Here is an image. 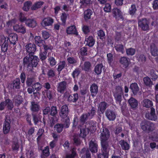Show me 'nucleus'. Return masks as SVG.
I'll return each mask as SVG.
<instances>
[{
    "mask_svg": "<svg viewBox=\"0 0 158 158\" xmlns=\"http://www.w3.org/2000/svg\"><path fill=\"white\" fill-rule=\"evenodd\" d=\"M88 118L89 119V118L85 113L82 114L80 117L79 119L77 116L75 117L73 119V130L76 129H80V136L83 138H85L87 134V129L86 127L82 129L81 127L85 123Z\"/></svg>",
    "mask_w": 158,
    "mask_h": 158,
    "instance_id": "1",
    "label": "nucleus"
},
{
    "mask_svg": "<svg viewBox=\"0 0 158 158\" xmlns=\"http://www.w3.org/2000/svg\"><path fill=\"white\" fill-rule=\"evenodd\" d=\"M40 60L36 56H26L23 59L24 67L27 66V70L31 73H35L34 69L36 67Z\"/></svg>",
    "mask_w": 158,
    "mask_h": 158,
    "instance_id": "2",
    "label": "nucleus"
},
{
    "mask_svg": "<svg viewBox=\"0 0 158 158\" xmlns=\"http://www.w3.org/2000/svg\"><path fill=\"white\" fill-rule=\"evenodd\" d=\"M114 96L116 100V103H118L121 106L122 110L123 106L126 105L125 102L123 103V105L121 103L122 100V97H123V93L122 87L120 86H118L116 87V91L114 94Z\"/></svg>",
    "mask_w": 158,
    "mask_h": 158,
    "instance_id": "3",
    "label": "nucleus"
},
{
    "mask_svg": "<svg viewBox=\"0 0 158 158\" xmlns=\"http://www.w3.org/2000/svg\"><path fill=\"white\" fill-rule=\"evenodd\" d=\"M57 113L56 106H52L50 108V114L53 117H49V123L50 124V126L53 127L54 124L57 121V118L56 117V114Z\"/></svg>",
    "mask_w": 158,
    "mask_h": 158,
    "instance_id": "4",
    "label": "nucleus"
},
{
    "mask_svg": "<svg viewBox=\"0 0 158 158\" xmlns=\"http://www.w3.org/2000/svg\"><path fill=\"white\" fill-rule=\"evenodd\" d=\"M23 14L20 12V22L24 23L28 27L34 28L37 25L36 21L33 19L27 18L26 17H23Z\"/></svg>",
    "mask_w": 158,
    "mask_h": 158,
    "instance_id": "5",
    "label": "nucleus"
},
{
    "mask_svg": "<svg viewBox=\"0 0 158 158\" xmlns=\"http://www.w3.org/2000/svg\"><path fill=\"white\" fill-rule=\"evenodd\" d=\"M154 125L152 122L144 120L140 124L141 129L144 131L149 133L152 132L154 130Z\"/></svg>",
    "mask_w": 158,
    "mask_h": 158,
    "instance_id": "6",
    "label": "nucleus"
},
{
    "mask_svg": "<svg viewBox=\"0 0 158 158\" xmlns=\"http://www.w3.org/2000/svg\"><path fill=\"white\" fill-rule=\"evenodd\" d=\"M149 22L146 18H142L139 19L138 21V26L142 30L147 31L149 29Z\"/></svg>",
    "mask_w": 158,
    "mask_h": 158,
    "instance_id": "7",
    "label": "nucleus"
},
{
    "mask_svg": "<svg viewBox=\"0 0 158 158\" xmlns=\"http://www.w3.org/2000/svg\"><path fill=\"white\" fill-rule=\"evenodd\" d=\"M145 117L148 119L152 121H156L157 119V116L156 114L155 109L153 107L150 108L149 112H147Z\"/></svg>",
    "mask_w": 158,
    "mask_h": 158,
    "instance_id": "8",
    "label": "nucleus"
},
{
    "mask_svg": "<svg viewBox=\"0 0 158 158\" xmlns=\"http://www.w3.org/2000/svg\"><path fill=\"white\" fill-rule=\"evenodd\" d=\"M105 114L109 121H114L116 119L117 114L115 110L108 109L106 111Z\"/></svg>",
    "mask_w": 158,
    "mask_h": 158,
    "instance_id": "9",
    "label": "nucleus"
},
{
    "mask_svg": "<svg viewBox=\"0 0 158 158\" xmlns=\"http://www.w3.org/2000/svg\"><path fill=\"white\" fill-rule=\"evenodd\" d=\"M26 49L28 54L27 56H31L34 55L36 50V46L34 44L29 43L26 46Z\"/></svg>",
    "mask_w": 158,
    "mask_h": 158,
    "instance_id": "10",
    "label": "nucleus"
},
{
    "mask_svg": "<svg viewBox=\"0 0 158 158\" xmlns=\"http://www.w3.org/2000/svg\"><path fill=\"white\" fill-rule=\"evenodd\" d=\"M110 135L109 130L106 128H104L102 132L100 135L101 141H107Z\"/></svg>",
    "mask_w": 158,
    "mask_h": 158,
    "instance_id": "11",
    "label": "nucleus"
},
{
    "mask_svg": "<svg viewBox=\"0 0 158 158\" xmlns=\"http://www.w3.org/2000/svg\"><path fill=\"white\" fill-rule=\"evenodd\" d=\"M69 112L68 106L66 105H63L61 107L60 111L59 112L60 117L62 118H65L68 116Z\"/></svg>",
    "mask_w": 158,
    "mask_h": 158,
    "instance_id": "12",
    "label": "nucleus"
},
{
    "mask_svg": "<svg viewBox=\"0 0 158 158\" xmlns=\"http://www.w3.org/2000/svg\"><path fill=\"white\" fill-rule=\"evenodd\" d=\"M67 83L65 81L60 82L57 84V91L60 94H63L66 90Z\"/></svg>",
    "mask_w": 158,
    "mask_h": 158,
    "instance_id": "13",
    "label": "nucleus"
},
{
    "mask_svg": "<svg viewBox=\"0 0 158 158\" xmlns=\"http://www.w3.org/2000/svg\"><path fill=\"white\" fill-rule=\"evenodd\" d=\"M113 17L115 18L116 19L119 20L120 19L123 20L124 19L122 15L121 10L117 8H114L112 10Z\"/></svg>",
    "mask_w": 158,
    "mask_h": 158,
    "instance_id": "14",
    "label": "nucleus"
},
{
    "mask_svg": "<svg viewBox=\"0 0 158 158\" xmlns=\"http://www.w3.org/2000/svg\"><path fill=\"white\" fill-rule=\"evenodd\" d=\"M54 22L53 19L50 17H47L43 19L41 23V25L43 27L52 25Z\"/></svg>",
    "mask_w": 158,
    "mask_h": 158,
    "instance_id": "15",
    "label": "nucleus"
},
{
    "mask_svg": "<svg viewBox=\"0 0 158 158\" xmlns=\"http://www.w3.org/2000/svg\"><path fill=\"white\" fill-rule=\"evenodd\" d=\"M128 102L130 106V109L133 110H135L137 108L138 102L133 97L131 98L128 100Z\"/></svg>",
    "mask_w": 158,
    "mask_h": 158,
    "instance_id": "16",
    "label": "nucleus"
},
{
    "mask_svg": "<svg viewBox=\"0 0 158 158\" xmlns=\"http://www.w3.org/2000/svg\"><path fill=\"white\" fill-rule=\"evenodd\" d=\"M6 40L8 41L10 44H15L16 41L18 40V36L17 35L14 33L10 34L8 36V37L6 38Z\"/></svg>",
    "mask_w": 158,
    "mask_h": 158,
    "instance_id": "17",
    "label": "nucleus"
},
{
    "mask_svg": "<svg viewBox=\"0 0 158 158\" xmlns=\"http://www.w3.org/2000/svg\"><path fill=\"white\" fill-rule=\"evenodd\" d=\"M66 32L67 34H73L76 35H78L76 26L74 25H71L67 27Z\"/></svg>",
    "mask_w": 158,
    "mask_h": 158,
    "instance_id": "18",
    "label": "nucleus"
},
{
    "mask_svg": "<svg viewBox=\"0 0 158 158\" xmlns=\"http://www.w3.org/2000/svg\"><path fill=\"white\" fill-rule=\"evenodd\" d=\"M89 149L92 153H95L98 152V145L95 141L92 140L89 142Z\"/></svg>",
    "mask_w": 158,
    "mask_h": 158,
    "instance_id": "19",
    "label": "nucleus"
},
{
    "mask_svg": "<svg viewBox=\"0 0 158 158\" xmlns=\"http://www.w3.org/2000/svg\"><path fill=\"white\" fill-rule=\"evenodd\" d=\"M130 62L129 59L126 57H122L119 60V63L125 68H127L128 67Z\"/></svg>",
    "mask_w": 158,
    "mask_h": 158,
    "instance_id": "20",
    "label": "nucleus"
},
{
    "mask_svg": "<svg viewBox=\"0 0 158 158\" xmlns=\"http://www.w3.org/2000/svg\"><path fill=\"white\" fill-rule=\"evenodd\" d=\"M102 152H105L109 153V148L108 141H101Z\"/></svg>",
    "mask_w": 158,
    "mask_h": 158,
    "instance_id": "21",
    "label": "nucleus"
},
{
    "mask_svg": "<svg viewBox=\"0 0 158 158\" xmlns=\"http://www.w3.org/2000/svg\"><path fill=\"white\" fill-rule=\"evenodd\" d=\"M107 104L105 102H102L100 103L98 106L99 111H98V114H103L107 107Z\"/></svg>",
    "mask_w": 158,
    "mask_h": 158,
    "instance_id": "22",
    "label": "nucleus"
},
{
    "mask_svg": "<svg viewBox=\"0 0 158 158\" xmlns=\"http://www.w3.org/2000/svg\"><path fill=\"white\" fill-rule=\"evenodd\" d=\"M10 121L8 122L5 120L4 122L3 126V131L4 134H7L10 131Z\"/></svg>",
    "mask_w": 158,
    "mask_h": 158,
    "instance_id": "23",
    "label": "nucleus"
},
{
    "mask_svg": "<svg viewBox=\"0 0 158 158\" xmlns=\"http://www.w3.org/2000/svg\"><path fill=\"white\" fill-rule=\"evenodd\" d=\"M79 98V95L77 93H75L69 95L68 98V101L71 103H75Z\"/></svg>",
    "mask_w": 158,
    "mask_h": 158,
    "instance_id": "24",
    "label": "nucleus"
},
{
    "mask_svg": "<svg viewBox=\"0 0 158 158\" xmlns=\"http://www.w3.org/2000/svg\"><path fill=\"white\" fill-rule=\"evenodd\" d=\"M40 106L34 101H32L31 102L30 110L32 113L37 112L40 110Z\"/></svg>",
    "mask_w": 158,
    "mask_h": 158,
    "instance_id": "25",
    "label": "nucleus"
},
{
    "mask_svg": "<svg viewBox=\"0 0 158 158\" xmlns=\"http://www.w3.org/2000/svg\"><path fill=\"white\" fill-rule=\"evenodd\" d=\"M90 90L92 97L95 96L98 92V87L95 83H93L90 86Z\"/></svg>",
    "mask_w": 158,
    "mask_h": 158,
    "instance_id": "26",
    "label": "nucleus"
},
{
    "mask_svg": "<svg viewBox=\"0 0 158 158\" xmlns=\"http://www.w3.org/2000/svg\"><path fill=\"white\" fill-rule=\"evenodd\" d=\"M130 89L134 95H136L139 90V87L136 83H131L130 85Z\"/></svg>",
    "mask_w": 158,
    "mask_h": 158,
    "instance_id": "27",
    "label": "nucleus"
},
{
    "mask_svg": "<svg viewBox=\"0 0 158 158\" xmlns=\"http://www.w3.org/2000/svg\"><path fill=\"white\" fill-rule=\"evenodd\" d=\"M96 107L92 106L91 109L89 110V111L88 113H86V114L89 118V119H91L93 118L96 115Z\"/></svg>",
    "mask_w": 158,
    "mask_h": 158,
    "instance_id": "28",
    "label": "nucleus"
},
{
    "mask_svg": "<svg viewBox=\"0 0 158 158\" xmlns=\"http://www.w3.org/2000/svg\"><path fill=\"white\" fill-rule=\"evenodd\" d=\"M142 103L143 107L147 108L152 107L153 106L152 102L147 98L144 99Z\"/></svg>",
    "mask_w": 158,
    "mask_h": 158,
    "instance_id": "29",
    "label": "nucleus"
},
{
    "mask_svg": "<svg viewBox=\"0 0 158 158\" xmlns=\"http://www.w3.org/2000/svg\"><path fill=\"white\" fill-rule=\"evenodd\" d=\"M93 13V11L90 9H87L84 12V18L85 21H87L88 20L90 19L91 18V15Z\"/></svg>",
    "mask_w": 158,
    "mask_h": 158,
    "instance_id": "30",
    "label": "nucleus"
},
{
    "mask_svg": "<svg viewBox=\"0 0 158 158\" xmlns=\"http://www.w3.org/2000/svg\"><path fill=\"white\" fill-rule=\"evenodd\" d=\"M81 158H91V154L89 151L87 149L84 148L81 151Z\"/></svg>",
    "mask_w": 158,
    "mask_h": 158,
    "instance_id": "31",
    "label": "nucleus"
},
{
    "mask_svg": "<svg viewBox=\"0 0 158 158\" xmlns=\"http://www.w3.org/2000/svg\"><path fill=\"white\" fill-rule=\"evenodd\" d=\"M122 149L124 150H128L130 149V145L124 140H121L119 142Z\"/></svg>",
    "mask_w": 158,
    "mask_h": 158,
    "instance_id": "32",
    "label": "nucleus"
},
{
    "mask_svg": "<svg viewBox=\"0 0 158 158\" xmlns=\"http://www.w3.org/2000/svg\"><path fill=\"white\" fill-rule=\"evenodd\" d=\"M85 41L86 42V45L89 47L93 46L95 43V40L91 36H89L86 39Z\"/></svg>",
    "mask_w": 158,
    "mask_h": 158,
    "instance_id": "33",
    "label": "nucleus"
},
{
    "mask_svg": "<svg viewBox=\"0 0 158 158\" xmlns=\"http://www.w3.org/2000/svg\"><path fill=\"white\" fill-rule=\"evenodd\" d=\"M97 123L94 120H90L88 122L87 125H89L87 129V134L88 131L92 130L96 127Z\"/></svg>",
    "mask_w": 158,
    "mask_h": 158,
    "instance_id": "34",
    "label": "nucleus"
},
{
    "mask_svg": "<svg viewBox=\"0 0 158 158\" xmlns=\"http://www.w3.org/2000/svg\"><path fill=\"white\" fill-rule=\"evenodd\" d=\"M4 102L5 103V106H6L8 110H12L14 107L13 103L12 101L10 99L8 98L5 99Z\"/></svg>",
    "mask_w": 158,
    "mask_h": 158,
    "instance_id": "35",
    "label": "nucleus"
},
{
    "mask_svg": "<svg viewBox=\"0 0 158 158\" xmlns=\"http://www.w3.org/2000/svg\"><path fill=\"white\" fill-rule=\"evenodd\" d=\"M103 66L102 63L98 64L95 66L94 68V71L97 75H98L101 74L102 68Z\"/></svg>",
    "mask_w": 158,
    "mask_h": 158,
    "instance_id": "36",
    "label": "nucleus"
},
{
    "mask_svg": "<svg viewBox=\"0 0 158 158\" xmlns=\"http://www.w3.org/2000/svg\"><path fill=\"white\" fill-rule=\"evenodd\" d=\"M45 93V95L49 100H51L53 98L54 95V91L52 90H45L43 93Z\"/></svg>",
    "mask_w": 158,
    "mask_h": 158,
    "instance_id": "37",
    "label": "nucleus"
},
{
    "mask_svg": "<svg viewBox=\"0 0 158 158\" xmlns=\"http://www.w3.org/2000/svg\"><path fill=\"white\" fill-rule=\"evenodd\" d=\"M58 67L56 68L57 70L60 73L64 69L66 66V63L65 61H60L57 64Z\"/></svg>",
    "mask_w": 158,
    "mask_h": 158,
    "instance_id": "38",
    "label": "nucleus"
},
{
    "mask_svg": "<svg viewBox=\"0 0 158 158\" xmlns=\"http://www.w3.org/2000/svg\"><path fill=\"white\" fill-rule=\"evenodd\" d=\"M150 51L152 55L154 56L158 55V50L157 47L155 44L150 46Z\"/></svg>",
    "mask_w": 158,
    "mask_h": 158,
    "instance_id": "39",
    "label": "nucleus"
},
{
    "mask_svg": "<svg viewBox=\"0 0 158 158\" xmlns=\"http://www.w3.org/2000/svg\"><path fill=\"white\" fill-rule=\"evenodd\" d=\"M64 125L61 123H57L54 126V129L58 133H60L63 130Z\"/></svg>",
    "mask_w": 158,
    "mask_h": 158,
    "instance_id": "40",
    "label": "nucleus"
},
{
    "mask_svg": "<svg viewBox=\"0 0 158 158\" xmlns=\"http://www.w3.org/2000/svg\"><path fill=\"white\" fill-rule=\"evenodd\" d=\"M44 3V2L42 1L36 2L31 7V9L32 10H36L40 8Z\"/></svg>",
    "mask_w": 158,
    "mask_h": 158,
    "instance_id": "41",
    "label": "nucleus"
},
{
    "mask_svg": "<svg viewBox=\"0 0 158 158\" xmlns=\"http://www.w3.org/2000/svg\"><path fill=\"white\" fill-rule=\"evenodd\" d=\"M143 81L144 84L147 86L150 87L153 85V82L148 76L144 77Z\"/></svg>",
    "mask_w": 158,
    "mask_h": 158,
    "instance_id": "42",
    "label": "nucleus"
},
{
    "mask_svg": "<svg viewBox=\"0 0 158 158\" xmlns=\"http://www.w3.org/2000/svg\"><path fill=\"white\" fill-rule=\"evenodd\" d=\"M35 43L39 46H42L43 44L45 43L44 41L42 40L40 36H35Z\"/></svg>",
    "mask_w": 158,
    "mask_h": 158,
    "instance_id": "43",
    "label": "nucleus"
},
{
    "mask_svg": "<svg viewBox=\"0 0 158 158\" xmlns=\"http://www.w3.org/2000/svg\"><path fill=\"white\" fill-rule=\"evenodd\" d=\"M6 37H4V41L2 45L1 50L2 52H7L8 46V41L6 40Z\"/></svg>",
    "mask_w": 158,
    "mask_h": 158,
    "instance_id": "44",
    "label": "nucleus"
},
{
    "mask_svg": "<svg viewBox=\"0 0 158 158\" xmlns=\"http://www.w3.org/2000/svg\"><path fill=\"white\" fill-rule=\"evenodd\" d=\"M32 87L33 88L35 91L36 90V92H34V94L37 93L39 92L41 89V85L38 82L35 83H34L32 85Z\"/></svg>",
    "mask_w": 158,
    "mask_h": 158,
    "instance_id": "45",
    "label": "nucleus"
},
{
    "mask_svg": "<svg viewBox=\"0 0 158 158\" xmlns=\"http://www.w3.org/2000/svg\"><path fill=\"white\" fill-rule=\"evenodd\" d=\"M67 60L69 64L74 65H77L78 63L77 59L74 57H69Z\"/></svg>",
    "mask_w": 158,
    "mask_h": 158,
    "instance_id": "46",
    "label": "nucleus"
},
{
    "mask_svg": "<svg viewBox=\"0 0 158 158\" xmlns=\"http://www.w3.org/2000/svg\"><path fill=\"white\" fill-rule=\"evenodd\" d=\"M69 14L65 12L62 13L60 16V20L62 22V24L64 25L66 23V21Z\"/></svg>",
    "mask_w": 158,
    "mask_h": 158,
    "instance_id": "47",
    "label": "nucleus"
},
{
    "mask_svg": "<svg viewBox=\"0 0 158 158\" xmlns=\"http://www.w3.org/2000/svg\"><path fill=\"white\" fill-rule=\"evenodd\" d=\"M48 62L52 67L54 66L57 63V61L55 58L52 56H50L48 58Z\"/></svg>",
    "mask_w": 158,
    "mask_h": 158,
    "instance_id": "48",
    "label": "nucleus"
},
{
    "mask_svg": "<svg viewBox=\"0 0 158 158\" xmlns=\"http://www.w3.org/2000/svg\"><path fill=\"white\" fill-rule=\"evenodd\" d=\"M78 54L83 57L87 56V48L86 47H83L80 48L79 50Z\"/></svg>",
    "mask_w": 158,
    "mask_h": 158,
    "instance_id": "49",
    "label": "nucleus"
},
{
    "mask_svg": "<svg viewBox=\"0 0 158 158\" xmlns=\"http://www.w3.org/2000/svg\"><path fill=\"white\" fill-rule=\"evenodd\" d=\"M44 48V52H47V53L48 52H51L53 49L52 47L50 45L44 44L43 45Z\"/></svg>",
    "mask_w": 158,
    "mask_h": 158,
    "instance_id": "50",
    "label": "nucleus"
},
{
    "mask_svg": "<svg viewBox=\"0 0 158 158\" xmlns=\"http://www.w3.org/2000/svg\"><path fill=\"white\" fill-rule=\"evenodd\" d=\"M114 48L117 52L122 54H123L124 52V46L123 44H117L115 46Z\"/></svg>",
    "mask_w": 158,
    "mask_h": 158,
    "instance_id": "51",
    "label": "nucleus"
},
{
    "mask_svg": "<svg viewBox=\"0 0 158 158\" xmlns=\"http://www.w3.org/2000/svg\"><path fill=\"white\" fill-rule=\"evenodd\" d=\"M32 4V2L30 1H27L24 4V6L23 8V10L25 11H27L29 10Z\"/></svg>",
    "mask_w": 158,
    "mask_h": 158,
    "instance_id": "52",
    "label": "nucleus"
},
{
    "mask_svg": "<svg viewBox=\"0 0 158 158\" xmlns=\"http://www.w3.org/2000/svg\"><path fill=\"white\" fill-rule=\"evenodd\" d=\"M12 84L13 89H19L20 88V79L18 78L14 80Z\"/></svg>",
    "mask_w": 158,
    "mask_h": 158,
    "instance_id": "53",
    "label": "nucleus"
},
{
    "mask_svg": "<svg viewBox=\"0 0 158 158\" xmlns=\"http://www.w3.org/2000/svg\"><path fill=\"white\" fill-rule=\"evenodd\" d=\"M136 10L137 9L135 5L132 4L129 9L128 12L131 15L133 16L135 15Z\"/></svg>",
    "mask_w": 158,
    "mask_h": 158,
    "instance_id": "54",
    "label": "nucleus"
},
{
    "mask_svg": "<svg viewBox=\"0 0 158 158\" xmlns=\"http://www.w3.org/2000/svg\"><path fill=\"white\" fill-rule=\"evenodd\" d=\"M76 149L73 148L71 150V154H67L66 155L65 158H74L77 155Z\"/></svg>",
    "mask_w": 158,
    "mask_h": 158,
    "instance_id": "55",
    "label": "nucleus"
},
{
    "mask_svg": "<svg viewBox=\"0 0 158 158\" xmlns=\"http://www.w3.org/2000/svg\"><path fill=\"white\" fill-rule=\"evenodd\" d=\"M135 49L131 48H127L126 49L127 55L128 56H132L135 55Z\"/></svg>",
    "mask_w": 158,
    "mask_h": 158,
    "instance_id": "56",
    "label": "nucleus"
},
{
    "mask_svg": "<svg viewBox=\"0 0 158 158\" xmlns=\"http://www.w3.org/2000/svg\"><path fill=\"white\" fill-rule=\"evenodd\" d=\"M47 53L44 52H40L39 53V58L43 62L45 61L47 58Z\"/></svg>",
    "mask_w": 158,
    "mask_h": 158,
    "instance_id": "57",
    "label": "nucleus"
},
{
    "mask_svg": "<svg viewBox=\"0 0 158 158\" xmlns=\"http://www.w3.org/2000/svg\"><path fill=\"white\" fill-rule=\"evenodd\" d=\"M150 76L152 77V79L153 81H155L158 78V75L156 74L155 70L153 69L150 70L149 73Z\"/></svg>",
    "mask_w": 158,
    "mask_h": 158,
    "instance_id": "58",
    "label": "nucleus"
},
{
    "mask_svg": "<svg viewBox=\"0 0 158 158\" xmlns=\"http://www.w3.org/2000/svg\"><path fill=\"white\" fill-rule=\"evenodd\" d=\"M49 148L48 146H47L44 148L42 151V155L48 156L50 155Z\"/></svg>",
    "mask_w": 158,
    "mask_h": 158,
    "instance_id": "59",
    "label": "nucleus"
},
{
    "mask_svg": "<svg viewBox=\"0 0 158 158\" xmlns=\"http://www.w3.org/2000/svg\"><path fill=\"white\" fill-rule=\"evenodd\" d=\"M47 75L48 78H52L55 76V73L53 69H50L48 70Z\"/></svg>",
    "mask_w": 158,
    "mask_h": 158,
    "instance_id": "60",
    "label": "nucleus"
},
{
    "mask_svg": "<svg viewBox=\"0 0 158 158\" xmlns=\"http://www.w3.org/2000/svg\"><path fill=\"white\" fill-rule=\"evenodd\" d=\"M73 144L76 146H78L81 144V141L78 136L74 135L73 138Z\"/></svg>",
    "mask_w": 158,
    "mask_h": 158,
    "instance_id": "61",
    "label": "nucleus"
},
{
    "mask_svg": "<svg viewBox=\"0 0 158 158\" xmlns=\"http://www.w3.org/2000/svg\"><path fill=\"white\" fill-rule=\"evenodd\" d=\"M98 35L100 39L103 40V39H105V34L103 30L102 29L99 30L98 31Z\"/></svg>",
    "mask_w": 158,
    "mask_h": 158,
    "instance_id": "62",
    "label": "nucleus"
},
{
    "mask_svg": "<svg viewBox=\"0 0 158 158\" xmlns=\"http://www.w3.org/2000/svg\"><path fill=\"white\" fill-rule=\"evenodd\" d=\"M92 3V1L91 0H80V3L81 4V6H86Z\"/></svg>",
    "mask_w": 158,
    "mask_h": 158,
    "instance_id": "63",
    "label": "nucleus"
},
{
    "mask_svg": "<svg viewBox=\"0 0 158 158\" xmlns=\"http://www.w3.org/2000/svg\"><path fill=\"white\" fill-rule=\"evenodd\" d=\"M138 60L139 62L144 63L146 61V58L145 55L141 54L139 55L138 57Z\"/></svg>",
    "mask_w": 158,
    "mask_h": 158,
    "instance_id": "64",
    "label": "nucleus"
}]
</instances>
